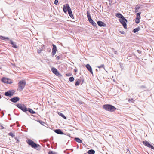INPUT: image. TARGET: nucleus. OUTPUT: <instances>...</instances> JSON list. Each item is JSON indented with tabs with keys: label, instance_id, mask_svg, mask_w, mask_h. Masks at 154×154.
Wrapping results in <instances>:
<instances>
[{
	"label": "nucleus",
	"instance_id": "nucleus-1",
	"mask_svg": "<svg viewBox=\"0 0 154 154\" xmlns=\"http://www.w3.org/2000/svg\"><path fill=\"white\" fill-rule=\"evenodd\" d=\"M103 108L105 110L110 111L113 112L116 109L114 106L109 104H106L103 105Z\"/></svg>",
	"mask_w": 154,
	"mask_h": 154
},
{
	"label": "nucleus",
	"instance_id": "nucleus-2",
	"mask_svg": "<svg viewBox=\"0 0 154 154\" xmlns=\"http://www.w3.org/2000/svg\"><path fill=\"white\" fill-rule=\"evenodd\" d=\"M26 142L29 145H30L33 148L37 149V148L40 147V146L39 144H36L33 141L30 139H27L26 140Z\"/></svg>",
	"mask_w": 154,
	"mask_h": 154
},
{
	"label": "nucleus",
	"instance_id": "nucleus-3",
	"mask_svg": "<svg viewBox=\"0 0 154 154\" xmlns=\"http://www.w3.org/2000/svg\"><path fill=\"white\" fill-rule=\"evenodd\" d=\"M19 88L18 90L20 91H22L26 85V82L25 80H21L18 83Z\"/></svg>",
	"mask_w": 154,
	"mask_h": 154
},
{
	"label": "nucleus",
	"instance_id": "nucleus-4",
	"mask_svg": "<svg viewBox=\"0 0 154 154\" xmlns=\"http://www.w3.org/2000/svg\"><path fill=\"white\" fill-rule=\"evenodd\" d=\"M17 106L24 112L27 111L26 106L23 104H18L17 105Z\"/></svg>",
	"mask_w": 154,
	"mask_h": 154
},
{
	"label": "nucleus",
	"instance_id": "nucleus-5",
	"mask_svg": "<svg viewBox=\"0 0 154 154\" xmlns=\"http://www.w3.org/2000/svg\"><path fill=\"white\" fill-rule=\"evenodd\" d=\"M119 22L123 26L125 29H127V24L126 22H127V20L124 17V19H120L119 20Z\"/></svg>",
	"mask_w": 154,
	"mask_h": 154
},
{
	"label": "nucleus",
	"instance_id": "nucleus-6",
	"mask_svg": "<svg viewBox=\"0 0 154 154\" xmlns=\"http://www.w3.org/2000/svg\"><path fill=\"white\" fill-rule=\"evenodd\" d=\"M15 91L14 90H9L5 93V95L6 96L11 97L14 94Z\"/></svg>",
	"mask_w": 154,
	"mask_h": 154
},
{
	"label": "nucleus",
	"instance_id": "nucleus-7",
	"mask_svg": "<svg viewBox=\"0 0 154 154\" xmlns=\"http://www.w3.org/2000/svg\"><path fill=\"white\" fill-rule=\"evenodd\" d=\"M143 144L146 146L148 147L149 148H151L152 149H153L154 150V147L153 146H152L148 142L145 141H143Z\"/></svg>",
	"mask_w": 154,
	"mask_h": 154
},
{
	"label": "nucleus",
	"instance_id": "nucleus-8",
	"mask_svg": "<svg viewBox=\"0 0 154 154\" xmlns=\"http://www.w3.org/2000/svg\"><path fill=\"white\" fill-rule=\"evenodd\" d=\"M51 70L52 72L56 76H59L61 75L58 72L57 69L53 67L51 68Z\"/></svg>",
	"mask_w": 154,
	"mask_h": 154
},
{
	"label": "nucleus",
	"instance_id": "nucleus-9",
	"mask_svg": "<svg viewBox=\"0 0 154 154\" xmlns=\"http://www.w3.org/2000/svg\"><path fill=\"white\" fill-rule=\"evenodd\" d=\"M67 11L68 12V14L69 16L70 17L72 18H73V15L72 14V12L71 11V9L69 5H67Z\"/></svg>",
	"mask_w": 154,
	"mask_h": 154
},
{
	"label": "nucleus",
	"instance_id": "nucleus-10",
	"mask_svg": "<svg viewBox=\"0 0 154 154\" xmlns=\"http://www.w3.org/2000/svg\"><path fill=\"white\" fill-rule=\"evenodd\" d=\"M2 80L3 82L5 83L11 84L12 83L10 79L6 78H3Z\"/></svg>",
	"mask_w": 154,
	"mask_h": 154
},
{
	"label": "nucleus",
	"instance_id": "nucleus-11",
	"mask_svg": "<svg viewBox=\"0 0 154 154\" xmlns=\"http://www.w3.org/2000/svg\"><path fill=\"white\" fill-rule=\"evenodd\" d=\"M86 67L87 68V69L93 75V72L92 71V69L91 66H90L89 64H87L86 65Z\"/></svg>",
	"mask_w": 154,
	"mask_h": 154
},
{
	"label": "nucleus",
	"instance_id": "nucleus-12",
	"mask_svg": "<svg viewBox=\"0 0 154 154\" xmlns=\"http://www.w3.org/2000/svg\"><path fill=\"white\" fill-rule=\"evenodd\" d=\"M20 100V98L17 97H16L13 98H11L10 100L14 103H16L18 101Z\"/></svg>",
	"mask_w": 154,
	"mask_h": 154
},
{
	"label": "nucleus",
	"instance_id": "nucleus-13",
	"mask_svg": "<svg viewBox=\"0 0 154 154\" xmlns=\"http://www.w3.org/2000/svg\"><path fill=\"white\" fill-rule=\"evenodd\" d=\"M52 45L53 46V48L52 49V55L54 56L56 54V52L57 51V48L56 47L55 45L53 44Z\"/></svg>",
	"mask_w": 154,
	"mask_h": 154
},
{
	"label": "nucleus",
	"instance_id": "nucleus-14",
	"mask_svg": "<svg viewBox=\"0 0 154 154\" xmlns=\"http://www.w3.org/2000/svg\"><path fill=\"white\" fill-rule=\"evenodd\" d=\"M97 23L99 26L100 27L106 26V24L103 22L101 21H98L97 22Z\"/></svg>",
	"mask_w": 154,
	"mask_h": 154
},
{
	"label": "nucleus",
	"instance_id": "nucleus-15",
	"mask_svg": "<svg viewBox=\"0 0 154 154\" xmlns=\"http://www.w3.org/2000/svg\"><path fill=\"white\" fill-rule=\"evenodd\" d=\"M54 131L56 133L60 134H63V133L62 131L60 129H57L55 130Z\"/></svg>",
	"mask_w": 154,
	"mask_h": 154
},
{
	"label": "nucleus",
	"instance_id": "nucleus-16",
	"mask_svg": "<svg viewBox=\"0 0 154 154\" xmlns=\"http://www.w3.org/2000/svg\"><path fill=\"white\" fill-rule=\"evenodd\" d=\"M67 5H69V4H67L65 5H64L63 6V11L65 13H66L67 12V11H68L67 7Z\"/></svg>",
	"mask_w": 154,
	"mask_h": 154
},
{
	"label": "nucleus",
	"instance_id": "nucleus-17",
	"mask_svg": "<svg viewBox=\"0 0 154 154\" xmlns=\"http://www.w3.org/2000/svg\"><path fill=\"white\" fill-rule=\"evenodd\" d=\"M116 17H117L118 18H120V19H124V17L123 15H122L120 13H117L116 14Z\"/></svg>",
	"mask_w": 154,
	"mask_h": 154
},
{
	"label": "nucleus",
	"instance_id": "nucleus-18",
	"mask_svg": "<svg viewBox=\"0 0 154 154\" xmlns=\"http://www.w3.org/2000/svg\"><path fill=\"white\" fill-rule=\"evenodd\" d=\"M10 42L11 44L12 45V47L15 48H17V46L16 45V43L14 42L12 40H10Z\"/></svg>",
	"mask_w": 154,
	"mask_h": 154
},
{
	"label": "nucleus",
	"instance_id": "nucleus-19",
	"mask_svg": "<svg viewBox=\"0 0 154 154\" xmlns=\"http://www.w3.org/2000/svg\"><path fill=\"white\" fill-rule=\"evenodd\" d=\"M89 21L94 26H97L96 23L92 19L89 20Z\"/></svg>",
	"mask_w": 154,
	"mask_h": 154
},
{
	"label": "nucleus",
	"instance_id": "nucleus-20",
	"mask_svg": "<svg viewBox=\"0 0 154 154\" xmlns=\"http://www.w3.org/2000/svg\"><path fill=\"white\" fill-rule=\"evenodd\" d=\"M87 153L88 154H94L95 151L94 150L91 149L88 151Z\"/></svg>",
	"mask_w": 154,
	"mask_h": 154
},
{
	"label": "nucleus",
	"instance_id": "nucleus-21",
	"mask_svg": "<svg viewBox=\"0 0 154 154\" xmlns=\"http://www.w3.org/2000/svg\"><path fill=\"white\" fill-rule=\"evenodd\" d=\"M0 38L1 39L4 40H9V38L8 37H3L2 36H0Z\"/></svg>",
	"mask_w": 154,
	"mask_h": 154
},
{
	"label": "nucleus",
	"instance_id": "nucleus-22",
	"mask_svg": "<svg viewBox=\"0 0 154 154\" xmlns=\"http://www.w3.org/2000/svg\"><path fill=\"white\" fill-rule=\"evenodd\" d=\"M140 29V27H138L134 29L133 31V32L134 33H135L136 32L138 31Z\"/></svg>",
	"mask_w": 154,
	"mask_h": 154
},
{
	"label": "nucleus",
	"instance_id": "nucleus-23",
	"mask_svg": "<svg viewBox=\"0 0 154 154\" xmlns=\"http://www.w3.org/2000/svg\"><path fill=\"white\" fill-rule=\"evenodd\" d=\"M87 17H88V21H89V20H91L92 19L91 18L90 14L89 13V12H88V11H87Z\"/></svg>",
	"mask_w": 154,
	"mask_h": 154
},
{
	"label": "nucleus",
	"instance_id": "nucleus-24",
	"mask_svg": "<svg viewBox=\"0 0 154 154\" xmlns=\"http://www.w3.org/2000/svg\"><path fill=\"white\" fill-rule=\"evenodd\" d=\"M58 114L59 116H60L65 119H66V116H65L62 113L60 112H58Z\"/></svg>",
	"mask_w": 154,
	"mask_h": 154
},
{
	"label": "nucleus",
	"instance_id": "nucleus-25",
	"mask_svg": "<svg viewBox=\"0 0 154 154\" xmlns=\"http://www.w3.org/2000/svg\"><path fill=\"white\" fill-rule=\"evenodd\" d=\"M75 140L79 143H82V141L78 138H75Z\"/></svg>",
	"mask_w": 154,
	"mask_h": 154
},
{
	"label": "nucleus",
	"instance_id": "nucleus-26",
	"mask_svg": "<svg viewBox=\"0 0 154 154\" xmlns=\"http://www.w3.org/2000/svg\"><path fill=\"white\" fill-rule=\"evenodd\" d=\"M27 111H29L30 113L32 114H35V112L32 109L30 108H28V109H27Z\"/></svg>",
	"mask_w": 154,
	"mask_h": 154
},
{
	"label": "nucleus",
	"instance_id": "nucleus-27",
	"mask_svg": "<svg viewBox=\"0 0 154 154\" xmlns=\"http://www.w3.org/2000/svg\"><path fill=\"white\" fill-rule=\"evenodd\" d=\"M141 14L140 12L138 13L136 15L137 17L136 18H138L139 19H140V14Z\"/></svg>",
	"mask_w": 154,
	"mask_h": 154
},
{
	"label": "nucleus",
	"instance_id": "nucleus-28",
	"mask_svg": "<svg viewBox=\"0 0 154 154\" xmlns=\"http://www.w3.org/2000/svg\"><path fill=\"white\" fill-rule=\"evenodd\" d=\"M8 134L9 135L11 136L12 137H15V135L11 132L9 133Z\"/></svg>",
	"mask_w": 154,
	"mask_h": 154
},
{
	"label": "nucleus",
	"instance_id": "nucleus-29",
	"mask_svg": "<svg viewBox=\"0 0 154 154\" xmlns=\"http://www.w3.org/2000/svg\"><path fill=\"white\" fill-rule=\"evenodd\" d=\"M140 19H139L138 18H136V19L135 20V22L136 23L138 24V23H139L140 22Z\"/></svg>",
	"mask_w": 154,
	"mask_h": 154
},
{
	"label": "nucleus",
	"instance_id": "nucleus-30",
	"mask_svg": "<svg viewBox=\"0 0 154 154\" xmlns=\"http://www.w3.org/2000/svg\"><path fill=\"white\" fill-rule=\"evenodd\" d=\"M81 82V80H79L77 81L75 83V85L76 86H77L79 85Z\"/></svg>",
	"mask_w": 154,
	"mask_h": 154
},
{
	"label": "nucleus",
	"instance_id": "nucleus-31",
	"mask_svg": "<svg viewBox=\"0 0 154 154\" xmlns=\"http://www.w3.org/2000/svg\"><path fill=\"white\" fill-rule=\"evenodd\" d=\"M69 81L70 82H73L74 80V78L72 77H70L69 78Z\"/></svg>",
	"mask_w": 154,
	"mask_h": 154
},
{
	"label": "nucleus",
	"instance_id": "nucleus-32",
	"mask_svg": "<svg viewBox=\"0 0 154 154\" xmlns=\"http://www.w3.org/2000/svg\"><path fill=\"white\" fill-rule=\"evenodd\" d=\"M128 101L129 103H133L134 101V100L133 99H129L128 100Z\"/></svg>",
	"mask_w": 154,
	"mask_h": 154
},
{
	"label": "nucleus",
	"instance_id": "nucleus-33",
	"mask_svg": "<svg viewBox=\"0 0 154 154\" xmlns=\"http://www.w3.org/2000/svg\"><path fill=\"white\" fill-rule=\"evenodd\" d=\"M48 154H56V153L52 151H50L49 152Z\"/></svg>",
	"mask_w": 154,
	"mask_h": 154
},
{
	"label": "nucleus",
	"instance_id": "nucleus-34",
	"mask_svg": "<svg viewBox=\"0 0 154 154\" xmlns=\"http://www.w3.org/2000/svg\"><path fill=\"white\" fill-rule=\"evenodd\" d=\"M97 67L98 68H103L104 69V65L103 64H102L100 66H98Z\"/></svg>",
	"mask_w": 154,
	"mask_h": 154
},
{
	"label": "nucleus",
	"instance_id": "nucleus-35",
	"mask_svg": "<svg viewBox=\"0 0 154 154\" xmlns=\"http://www.w3.org/2000/svg\"><path fill=\"white\" fill-rule=\"evenodd\" d=\"M112 51L114 52V53L116 54H117V51L116 50H115L114 49V48H112Z\"/></svg>",
	"mask_w": 154,
	"mask_h": 154
},
{
	"label": "nucleus",
	"instance_id": "nucleus-36",
	"mask_svg": "<svg viewBox=\"0 0 154 154\" xmlns=\"http://www.w3.org/2000/svg\"><path fill=\"white\" fill-rule=\"evenodd\" d=\"M77 102L78 103L81 104H82L83 103L82 101L79 100H77Z\"/></svg>",
	"mask_w": 154,
	"mask_h": 154
},
{
	"label": "nucleus",
	"instance_id": "nucleus-37",
	"mask_svg": "<svg viewBox=\"0 0 154 154\" xmlns=\"http://www.w3.org/2000/svg\"><path fill=\"white\" fill-rule=\"evenodd\" d=\"M58 0H55L54 2V3L56 5H57V4L58 3Z\"/></svg>",
	"mask_w": 154,
	"mask_h": 154
},
{
	"label": "nucleus",
	"instance_id": "nucleus-38",
	"mask_svg": "<svg viewBox=\"0 0 154 154\" xmlns=\"http://www.w3.org/2000/svg\"><path fill=\"white\" fill-rule=\"evenodd\" d=\"M39 122L41 124H42V125H43L45 123V122H44L42 121H39Z\"/></svg>",
	"mask_w": 154,
	"mask_h": 154
},
{
	"label": "nucleus",
	"instance_id": "nucleus-39",
	"mask_svg": "<svg viewBox=\"0 0 154 154\" xmlns=\"http://www.w3.org/2000/svg\"><path fill=\"white\" fill-rule=\"evenodd\" d=\"M140 8L137 5H136V6L135 7V9H139Z\"/></svg>",
	"mask_w": 154,
	"mask_h": 154
},
{
	"label": "nucleus",
	"instance_id": "nucleus-40",
	"mask_svg": "<svg viewBox=\"0 0 154 154\" xmlns=\"http://www.w3.org/2000/svg\"><path fill=\"white\" fill-rule=\"evenodd\" d=\"M119 32L120 33H121L122 34H124V33H125V32L124 31H119Z\"/></svg>",
	"mask_w": 154,
	"mask_h": 154
},
{
	"label": "nucleus",
	"instance_id": "nucleus-41",
	"mask_svg": "<svg viewBox=\"0 0 154 154\" xmlns=\"http://www.w3.org/2000/svg\"><path fill=\"white\" fill-rule=\"evenodd\" d=\"M41 51L42 50H38V53H41Z\"/></svg>",
	"mask_w": 154,
	"mask_h": 154
},
{
	"label": "nucleus",
	"instance_id": "nucleus-42",
	"mask_svg": "<svg viewBox=\"0 0 154 154\" xmlns=\"http://www.w3.org/2000/svg\"><path fill=\"white\" fill-rule=\"evenodd\" d=\"M126 150H127L126 151H127V152H128V153H130V151H129V150L128 149H127Z\"/></svg>",
	"mask_w": 154,
	"mask_h": 154
},
{
	"label": "nucleus",
	"instance_id": "nucleus-43",
	"mask_svg": "<svg viewBox=\"0 0 154 154\" xmlns=\"http://www.w3.org/2000/svg\"><path fill=\"white\" fill-rule=\"evenodd\" d=\"M137 51L138 53H139V54H140L141 53V51L140 50H138Z\"/></svg>",
	"mask_w": 154,
	"mask_h": 154
},
{
	"label": "nucleus",
	"instance_id": "nucleus-44",
	"mask_svg": "<svg viewBox=\"0 0 154 154\" xmlns=\"http://www.w3.org/2000/svg\"><path fill=\"white\" fill-rule=\"evenodd\" d=\"M56 58L57 60H59V56H57L56 57Z\"/></svg>",
	"mask_w": 154,
	"mask_h": 154
},
{
	"label": "nucleus",
	"instance_id": "nucleus-45",
	"mask_svg": "<svg viewBox=\"0 0 154 154\" xmlns=\"http://www.w3.org/2000/svg\"><path fill=\"white\" fill-rule=\"evenodd\" d=\"M138 9H135V12H138Z\"/></svg>",
	"mask_w": 154,
	"mask_h": 154
},
{
	"label": "nucleus",
	"instance_id": "nucleus-46",
	"mask_svg": "<svg viewBox=\"0 0 154 154\" xmlns=\"http://www.w3.org/2000/svg\"><path fill=\"white\" fill-rule=\"evenodd\" d=\"M1 127H2V129H3L4 128V127H3V126H1Z\"/></svg>",
	"mask_w": 154,
	"mask_h": 154
},
{
	"label": "nucleus",
	"instance_id": "nucleus-47",
	"mask_svg": "<svg viewBox=\"0 0 154 154\" xmlns=\"http://www.w3.org/2000/svg\"><path fill=\"white\" fill-rule=\"evenodd\" d=\"M77 71V70L76 69H74V71L75 72H76Z\"/></svg>",
	"mask_w": 154,
	"mask_h": 154
},
{
	"label": "nucleus",
	"instance_id": "nucleus-48",
	"mask_svg": "<svg viewBox=\"0 0 154 154\" xmlns=\"http://www.w3.org/2000/svg\"><path fill=\"white\" fill-rule=\"evenodd\" d=\"M96 71H98V70H97V69H96Z\"/></svg>",
	"mask_w": 154,
	"mask_h": 154
},
{
	"label": "nucleus",
	"instance_id": "nucleus-49",
	"mask_svg": "<svg viewBox=\"0 0 154 154\" xmlns=\"http://www.w3.org/2000/svg\"><path fill=\"white\" fill-rule=\"evenodd\" d=\"M67 75V76H69V75H67H67Z\"/></svg>",
	"mask_w": 154,
	"mask_h": 154
},
{
	"label": "nucleus",
	"instance_id": "nucleus-50",
	"mask_svg": "<svg viewBox=\"0 0 154 154\" xmlns=\"http://www.w3.org/2000/svg\"><path fill=\"white\" fill-rule=\"evenodd\" d=\"M1 69V68L0 67V69Z\"/></svg>",
	"mask_w": 154,
	"mask_h": 154
}]
</instances>
